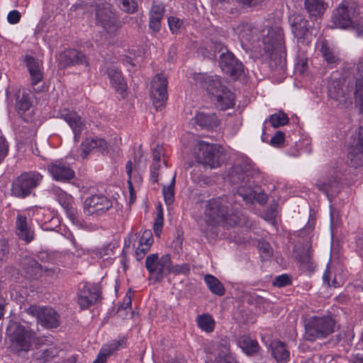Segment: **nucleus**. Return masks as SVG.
Returning a JSON list of instances; mask_svg holds the SVG:
<instances>
[{"label": "nucleus", "instance_id": "nucleus-1", "mask_svg": "<svg viewBox=\"0 0 363 363\" xmlns=\"http://www.w3.org/2000/svg\"><path fill=\"white\" fill-rule=\"evenodd\" d=\"M235 194L223 195L208 201L205 215L211 224L231 228L239 224L240 218Z\"/></svg>", "mask_w": 363, "mask_h": 363}, {"label": "nucleus", "instance_id": "nucleus-2", "mask_svg": "<svg viewBox=\"0 0 363 363\" xmlns=\"http://www.w3.org/2000/svg\"><path fill=\"white\" fill-rule=\"evenodd\" d=\"M259 173L251 164L242 163L233 166L228 172L226 179L232 184L238 185L236 196L246 203H252L255 198L252 186L254 179Z\"/></svg>", "mask_w": 363, "mask_h": 363}, {"label": "nucleus", "instance_id": "nucleus-3", "mask_svg": "<svg viewBox=\"0 0 363 363\" xmlns=\"http://www.w3.org/2000/svg\"><path fill=\"white\" fill-rule=\"evenodd\" d=\"M262 42L264 50L269 56L270 67L282 69L286 62L283 29L279 26L269 28L263 36Z\"/></svg>", "mask_w": 363, "mask_h": 363}, {"label": "nucleus", "instance_id": "nucleus-4", "mask_svg": "<svg viewBox=\"0 0 363 363\" xmlns=\"http://www.w3.org/2000/svg\"><path fill=\"white\" fill-rule=\"evenodd\" d=\"M194 155L199 163L210 169L220 167L225 160L223 146L203 140L198 141L195 145Z\"/></svg>", "mask_w": 363, "mask_h": 363}, {"label": "nucleus", "instance_id": "nucleus-5", "mask_svg": "<svg viewBox=\"0 0 363 363\" xmlns=\"http://www.w3.org/2000/svg\"><path fill=\"white\" fill-rule=\"evenodd\" d=\"M356 8L347 1H342L333 11L331 22L334 27L340 29L352 28L358 36L363 34V19H355Z\"/></svg>", "mask_w": 363, "mask_h": 363}, {"label": "nucleus", "instance_id": "nucleus-6", "mask_svg": "<svg viewBox=\"0 0 363 363\" xmlns=\"http://www.w3.org/2000/svg\"><path fill=\"white\" fill-rule=\"evenodd\" d=\"M11 337V350L20 354L22 352H28L32 345L35 333L27 330L23 325L16 322H11L6 329Z\"/></svg>", "mask_w": 363, "mask_h": 363}, {"label": "nucleus", "instance_id": "nucleus-7", "mask_svg": "<svg viewBox=\"0 0 363 363\" xmlns=\"http://www.w3.org/2000/svg\"><path fill=\"white\" fill-rule=\"evenodd\" d=\"M335 320L330 316H313L305 324L304 338L313 342L325 338L334 332Z\"/></svg>", "mask_w": 363, "mask_h": 363}, {"label": "nucleus", "instance_id": "nucleus-8", "mask_svg": "<svg viewBox=\"0 0 363 363\" xmlns=\"http://www.w3.org/2000/svg\"><path fill=\"white\" fill-rule=\"evenodd\" d=\"M41 180L42 176L38 172H24L13 182L12 194L18 198H26L39 185Z\"/></svg>", "mask_w": 363, "mask_h": 363}, {"label": "nucleus", "instance_id": "nucleus-9", "mask_svg": "<svg viewBox=\"0 0 363 363\" xmlns=\"http://www.w3.org/2000/svg\"><path fill=\"white\" fill-rule=\"evenodd\" d=\"M26 312L35 317L38 323L45 328H57L60 324V315L52 307L30 305Z\"/></svg>", "mask_w": 363, "mask_h": 363}, {"label": "nucleus", "instance_id": "nucleus-10", "mask_svg": "<svg viewBox=\"0 0 363 363\" xmlns=\"http://www.w3.org/2000/svg\"><path fill=\"white\" fill-rule=\"evenodd\" d=\"M96 21L107 33H112L117 30L118 26L116 13L113 11L111 4L108 3L96 4Z\"/></svg>", "mask_w": 363, "mask_h": 363}, {"label": "nucleus", "instance_id": "nucleus-11", "mask_svg": "<svg viewBox=\"0 0 363 363\" xmlns=\"http://www.w3.org/2000/svg\"><path fill=\"white\" fill-rule=\"evenodd\" d=\"M291 32L298 43L308 44L312 39L313 28L303 16L294 14L289 17Z\"/></svg>", "mask_w": 363, "mask_h": 363}, {"label": "nucleus", "instance_id": "nucleus-12", "mask_svg": "<svg viewBox=\"0 0 363 363\" xmlns=\"http://www.w3.org/2000/svg\"><path fill=\"white\" fill-rule=\"evenodd\" d=\"M218 65L221 70L236 80L244 74V65L235 55L228 51V52L220 54L218 57Z\"/></svg>", "mask_w": 363, "mask_h": 363}, {"label": "nucleus", "instance_id": "nucleus-13", "mask_svg": "<svg viewBox=\"0 0 363 363\" xmlns=\"http://www.w3.org/2000/svg\"><path fill=\"white\" fill-rule=\"evenodd\" d=\"M167 80L162 74H157L150 84V97L157 110L164 107L167 98Z\"/></svg>", "mask_w": 363, "mask_h": 363}, {"label": "nucleus", "instance_id": "nucleus-14", "mask_svg": "<svg viewBox=\"0 0 363 363\" xmlns=\"http://www.w3.org/2000/svg\"><path fill=\"white\" fill-rule=\"evenodd\" d=\"M56 117L67 123L73 131L74 141L79 142L82 132L85 128V123L82 117L76 111L65 107H62L57 111Z\"/></svg>", "mask_w": 363, "mask_h": 363}, {"label": "nucleus", "instance_id": "nucleus-15", "mask_svg": "<svg viewBox=\"0 0 363 363\" xmlns=\"http://www.w3.org/2000/svg\"><path fill=\"white\" fill-rule=\"evenodd\" d=\"M347 157L355 167L363 164V126H359L348 147Z\"/></svg>", "mask_w": 363, "mask_h": 363}, {"label": "nucleus", "instance_id": "nucleus-16", "mask_svg": "<svg viewBox=\"0 0 363 363\" xmlns=\"http://www.w3.org/2000/svg\"><path fill=\"white\" fill-rule=\"evenodd\" d=\"M112 207V201L107 197L101 195H94L86 199L84 201V211L88 215H100Z\"/></svg>", "mask_w": 363, "mask_h": 363}, {"label": "nucleus", "instance_id": "nucleus-17", "mask_svg": "<svg viewBox=\"0 0 363 363\" xmlns=\"http://www.w3.org/2000/svg\"><path fill=\"white\" fill-rule=\"evenodd\" d=\"M50 193L56 197L58 203L65 209L68 218L73 223H78L77 210L73 206V198L60 188L53 186L50 189Z\"/></svg>", "mask_w": 363, "mask_h": 363}, {"label": "nucleus", "instance_id": "nucleus-18", "mask_svg": "<svg viewBox=\"0 0 363 363\" xmlns=\"http://www.w3.org/2000/svg\"><path fill=\"white\" fill-rule=\"evenodd\" d=\"M48 170L56 181L67 182L74 177V171L63 160H57L48 166Z\"/></svg>", "mask_w": 363, "mask_h": 363}, {"label": "nucleus", "instance_id": "nucleus-19", "mask_svg": "<svg viewBox=\"0 0 363 363\" xmlns=\"http://www.w3.org/2000/svg\"><path fill=\"white\" fill-rule=\"evenodd\" d=\"M99 297V291L95 286L84 284L79 288L77 303L81 308L86 309L95 303Z\"/></svg>", "mask_w": 363, "mask_h": 363}, {"label": "nucleus", "instance_id": "nucleus-20", "mask_svg": "<svg viewBox=\"0 0 363 363\" xmlns=\"http://www.w3.org/2000/svg\"><path fill=\"white\" fill-rule=\"evenodd\" d=\"M315 186L330 200L331 198L335 196L340 192V178L337 175L327 176L318 179L315 183Z\"/></svg>", "mask_w": 363, "mask_h": 363}, {"label": "nucleus", "instance_id": "nucleus-21", "mask_svg": "<svg viewBox=\"0 0 363 363\" xmlns=\"http://www.w3.org/2000/svg\"><path fill=\"white\" fill-rule=\"evenodd\" d=\"M164 6L158 1H154L149 11V28L153 33H157L161 28V21L164 17Z\"/></svg>", "mask_w": 363, "mask_h": 363}, {"label": "nucleus", "instance_id": "nucleus-22", "mask_svg": "<svg viewBox=\"0 0 363 363\" xmlns=\"http://www.w3.org/2000/svg\"><path fill=\"white\" fill-rule=\"evenodd\" d=\"M20 265L30 279H38L41 276L42 266L31 257H23L20 261Z\"/></svg>", "mask_w": 363, "mask_h": 363}, {"label": "nucleus", "instance_id": "nucleus-23", "mask_svg": "<svg viewBox=\"0 0 363 363\" xmlns=\"http://www.w3.org/2000/svg\"><path fill=\"white\" fill-rule=\"evenodd\" d=\"M16 232L19 239L28 243L33 240L34 233L27 223L26 216L18 215L16 221Z\"/></svg>", "mask_w": 363, "mask_h": 363}, {"label": "nucleus", "instance_id": "nucleus-24", "mask_svg": "<svg viewBox=\"0 0 363 363\" xmlns=\"http://www.w3.org/2000/svg\"><path fill=\"white\" fill-rule=\"evenodd\" d=\"M201 79L202 80L203 87L206 89L208 94L214 98L218 94H221L223 90L226 88L221 84L220 79L217 77L202 75Z\"/></svg>", "mask_w": 363, "mask_h": 363}, {"label": "nucleus", "instance_id": "nucleus-25", "mask_svg": "<svg viewBox=\"0 0 363 363\" xmlns=\"http://www.w3.org/2000/svg\"><path fill=\"white\" fill-rule=\"evenodd\" d=\"M81 147L85 155L94 150H96L102 154L108 152V144L103 138H86L82 143Z\"/></svg>", "mask_w": 363, "mask_h": 363}, {"label": "nucleus", "instance_id": "nucleus-26", "mask_svg": "<svg viewBox=\"0 0 363 363\" xmlns=\"http://www.w3.org/2000/svg\"><path fill=\"white\" fill-rule=\"evenodd\" d=\"M305 8L311 18H321L328 6L325 0H305Z\"/></svg>", "mask_w": 363, "mask_h": 363}, {"label": "nucleus", "instance_id": "nucleus-27", "mask_svg": "<svg viewBox=\"0 0 363 363\" xmlns=\"http://www.w3.org/2000/svg\"><path fill=\"white\" fill-rule=\"evenodd\" d=\"M195 122L201 128L208 130L216 128L219 125V120L215 113H205L198 112L194 117Z\"/></svg>", "mask_w": 363, "mask_h": 363}, {"label": "nucleus", "instance_id": "nucleus-28", "mask_svg": "<svg viewBox=\"0 0 363 363\" xmlns=\"http://www.w3.org/2000/svg\"><path fill=\"white\" fill-rule=\"evenodd\" d=\"M107 74L116 91L119 92L121 94H123L127 89V84L124 81L121 71L114 67H112L108 69Z\"/></svg>", "mask_w": 363, "mask_h": 363}, {"label": "nucleus", "instance_id": "nucleus-29", "mask_svg": "<svg viewBox=\"0 0 363 363\" xmlns=\"http://www.w3.org/2000/svg\"><path fill=\"white\" fill-rule=\"evenodd\" d=\"M171 262L169 254L164 255L160 258V263L152 279L155 282H160L164 277L170 274Z\"/></svg>", "mask_w": 363, "mask_h": 363}, {"label": "nucleus", "instance_id": "nucleus-30", "mask_svg": "<svg viewBox=\"0 0 363 363\" xmlns=\"http://www.w3.org/2000/svg\"><path fill=\"white\" fill-rule=\"evenodd\" d=\"M272 356L278 363L285 362L289 357V352L286 345L280 340H274L270 343Z\"/></svg>", "mask_w": 363, "mask_h": 363}, {"label": "nucleus", "instance_id": "nucleus-31", "mask_svg": "<svg viewBox=\"0 0 363 363\" xmlns=\"http://www.w3.org/2000/svg\"><path fill=\"white\" fill-rule=\"evenodd\" d=\"M220 94L215 98L216 106L220 110H225L233 107L235 105L234 94L227 88L223 89Z\"/></svg>", "mask_w": 363, "mask_h": 363}, {"label": "nucleus", "instance_id": "nucleus-32", "mask_svg": "<svg viewBox=\"0 0 363 363\" xmlns=\"http://www.w3.org/2000/svg\"><path fill=\"white\" fill-rule=\"evenodd\" d=\"M320 51L328 65H335L337 64L339 61L337 52L330 48L326 41L322 43Z\"/></svg>", "mask_w": 363, "mask_h": 363}, {"label": "nucleus", "instance_id": "nucleus-33", "mask_svg": "<svg viewBox=\"0 0 363 363\" xmlns=\"http://www.w3.org/2000/svg\"><path fill=\"white\" fill-rule=\"evenodd\" d=\"M328 96L335 101H340L344 98L345 92L340 79H332L328 84Z\"/></svg>", "mask_w": 363, "mask_h": 363}, {"label": "nucleus", "instance_id": "nucleus-34", "mask_svg": "<svg viewBox=\"0 0 363 363\" xmlns=\"http://www.w3.org/2000/svg\"><path fill=\"white\" fill-rule=\"evenodd\" d=\"M204 281L209 290L214 294L223 296L225 294L223 284L214 276L206 274Z\"/></svg>", "mask_w": 363, "mask_h": 363}, {"label": "nucleus", "instance_id": "nucleus-35", "mask_svg": "<svg viewBox=\"0 0 363 363\" xmlns=\"http://www.w3.org/2000/svg\"><path fill=\"white\" fill-rule=\"evenodd\" d=\"M58 350L55 347H50L46 349H40L33 354L35 359L39 363H45L52 360L55 357L57 356Z\"/></svg>", "mask_w": 363, "mask_h": 363}, {"label": "nucleus", "instance_id": "nucleus-36", "mask_svg": "<svg viewBox=\"0 0 363 363\" xmlns=\"http://www.w3.org/2000/svg\"><path fill=\"white\" fill-rule=\"evenodd\" d=\"M239 345L248 355H252L257 352L259 347L256 340L247 336H243L240 339Z\"/></svg>", "mask_w": 363, "mask_h": 363}, {"label": "nucleus", "instance_id": "nucleus-37", "mask_svg": "<svg viewBox=\"0 0 363 363\" xmlns=\"http://www.w3.org/2000/svg\"><path fill=\"white\" fill-rule=\"evenodd\" d=\"M267 122H269L272 127L277 128L288 124L289 118L286 113L282 111H279V112L270 115L269 117L264 121V124Z\"/></svg>", "mask_w": 363, "mask_h": 363}, {"label": "nucleus", "instance_id": "nucleus-38", "mask_svg": "<svg viewBox=\"0 0 363 363\" xmlns=\"http://www.w3.org/2000/svg\"><path fill=\"white\" fill-rule=\"evenodd\" d=\"M125 344V338L119 340H113L109 345H104L100 350L99 355L107 359V357L112 354L114 351L118 350L120 347H123Z\"/></svg>", "mask_w": 363, "mask_h": 363}, {"label": "nucleus", "instance_id": "nucleus-39", "mask_svg": "<svg viewBox=\"0 0 363 363\" xmlns=\"http://www.w3.org/2000/svg\"><path fill=\"white\" fill-rule=\"evenodd\" d=\"M198 326L206 333H211L215 328V321L209 314H203L197 318Z\"/></svg>", "mask_w": 363, "mask_h": 363}, {"label": "nucleus", "instance_id": "nucleus-40", "mask_svg": "<svg viewBox=\"0 0 363 363\" xmlns=\"http://www.w3.org/2000/svg\"><path fill=\"white\" fill-rule=\"evenodd\" d=\"M160 263V258L157 253L150 254L146 257L145 259V268L150 274V279H153V277L157 272L158 264Z\"/></svg>", "mask_w": 363, "mask_h": 363}, {"label": "nucleus", "instance_id": "nucleus-41", "mask_svg": "<svg viewBox=\"0 0 363 363\" xmlns=\"http://www.w3.org/2000/svg\"><path fill=\"white\" fill-rule=\"evenodd\" d=\"M176 173L172 179L170 184L167 186H164L162 189V194L164 200L167 206L172 205L174 201V186H175Z\"/></svg>", "mask_w": 363, "mask_h": 363}, {"label": "nucleus", "instance_id": "nucleus-42", "mask_svg": "<svg viewBox=\"0 0 363 363\" xmlns=\"http://www.w3.org/2000/svg\"><path fill=\"white\" fill-rule=\"evenodd\" d=\"M236 32L242 43L244 41L249 42L252 38V30L251 26L247 23L238 25Z\"/></svg>", "mask_w": 363, "mask_h": 363}, {"label": "nucleus", "instance_id": "nucleus-43", "mask_svg": "<svg viewBox=\"0 0 363 363\" xmlns=\"http://www.w3.org/2000/svg\"><path fill=\"white\" fill-rule=\"evenodd\" d=\"M69 51V57H71L72 61H73V65H82L86 67L89 66V61L83 52L74 49H70Z\"/></svg>", "mask_w": 363, "mask_h": 363}, {"label": "nucleus", "instance_id": "nucleus-44", "mask_svg": "<svg viewBox=\"0 0 363 363\" xmlns=\"http://www.w3.org/2000/svg\"><path fill=\"white\" fill-rule=\"evenodd\" d=\"M257 248L262 259H268L272 257L273 249L269 242L264 240L259 241Z\"/></svg>", "mask_w": 363, "mask_h": 363}, {"label": "nucleus", "instance_id": "nucleus-45", "mask_svg": "<svg viewBox=\"0 0 363 363\" xmlns=\"http://www.w3.org/2000/svg\"><path fill=\"white\" fill-rule=\"evenodd\" d=\"M354 97L356 103L359 104L363 113V76L355 81Z\"/></svg>", "mask_w": 363, "mask_h": 363}, {"label": "nucleus", "instance_id": "nucleus-46", "mask_svg": "<svg viewBox=\"0 0 363 363\" xmlns=\"http://www.w3.org/2000/svg\"><path fill=\"white\" fill-rule=\"evenodd\" d=\"M222 354H219L216 358L215 363H237L235 359L228 353L229 349L227 345H222Z\"/></svg>", "mask_w": 363, "mask_h": 363}, {"label": "nucleus", "instance_id": "nucleus-47", "mask_svg": "<svg viewBox=\"0 0 363 363\" xmlns=\"http://www.w3.org/2000/svg\"><path fill=\"white\" fill-rule=\"evenodd\" d=\"M16 108L18 111L25 112L31 106V101L27 94H23L21 96H17Z\"/></svg>", "mask_w": 363, "mask_h": 363}, {"label": "nucleus", "instance_id": "nucleus-48", "mask_svg": "<svg viewBox=\"0 0 363 363\" xmlns=\"http://www.w3.org/2000/svg\"><path fill=\"white\" fill-rule=\"evenodd\" d=\"M120 9L127 13H134L138 10V4L134 0H118Z\"/></svg>", "mask_w": 363, "mask_h": 363}, {"label": "nucleus", "instance_id": "nucleus-49", "mask_svg": "<svg viewBox=\"0 0 363 363\" xmlns=\"http://www.w3.org/2000/svg\"><path fill=\"white\" fill-rule=\"evenodd\" d=\"M183 21L176 16H169L168 18V25L172 34L177 35L183 26Z\"/></svg>", "mask_w": 363, "mask_h": 363}, {"label": "nucleus", "instance_id": "nucleus-50", "mask_svg": "<svg viewBox=\"0 0 363 363\" xmlns=\"http://www.w3.org/2000/svg\"><path fill=\"white\" fill-rule=\"evenodd\" d=\"M208 47L215 53L218 52L219 55L222 54V52L225 53L229 51L227 47H225L220 40L217 39L211 38L210 40Z\"/></svg>", "mask_w": 363, "mask_h": 363}, {"label": "nucleus", "instance_id": "nucleus-51", "mask_svg": "<svg viewBox=\"0 0 363 363\" xmlns=\"http://www.w3.org/2000/svg\"><path fill=\"white\" fill-rule=\"evenodd\" d=\"M189 272L190 266L189 264L184 263L182 264L172 265V262H171L170 274H174L175 275L187 274Z\"/></svg>", "mask_w": 363, "mask_h": 363}, {"label": "nucleus", "instance_id": "nucleus-52", "mask_svg": "<svg viewBox=\"0 0 363 363\" xmlns=\"http://www.w3.org/2000/svg\"><path fill=\"white\" fill-rule=\"evenodd\" d=\"M291 284V277L289 274H284L275 277L273 285L277 287H284Z\"/></svg>", "mask_w": 363, "mask_h": 363}, {"label": "nucleus", "instance_id": "nucleus-53", "mask_svg": "<svg viewBox=\"0 0 363 363\" xmlns=\"http://www.w3.org/2000/svg\"><path fill=\"white\" fill-rule=\"evenodd\" d=\"M69 50L61 53L59 56V66L62 68H66L73 65L71 57H69Z\"/></svg>", "mask_w": 363, "mask_h": 363}, {"label": "nucleus", "instance_id": "nucleus-54", "mask_svg": "<svg viewBox=\"0 0 363 363\" xmlns=\"http://www.w3.org/2000/svg\"><path fill=\"white\" fill-rule=\"evenodd\" d=\"M153 240L152 231L150 230H145L140 238L139 244L151 247Z\"/></svg>", "mask_w": 363, "mask_h": 363}, {"label": "nucleus", "instance_id": "nucleus-55", "mask_svg": "<svg viewBox=\"0 0 363 363\" xmlns=\"http://www.w3.org/2000/svg\"><path fill=\"white\" fill-rule=\"evenodd\" d=\"M264 0H237L243 8H258L262 6Z\"/></svg>", "mask_w": 363, "mask_h": 363}, {"label": "nucleus", "instance_id": "nucleus-56", "mask_svg": "<svg viewBox=\"0 0 363 363\" xmlns=\"http://www.w3.org/2000/svg\"><path fill=\"white\" fill-rule=\"evenodd\" d=\"M285 140V134L284 132L278 130L272 137L270 140V144L272 146H279L284 144Z\"/></svg>", "mask_w": 363, "mask_h": 363}, {"label": "nucleus", "instance_id": "nucleus-57", "mask_svg": "<svg viewBox=\"0 0 363 363\" xmlns=\"http://www.w3.org/2000/svg\"><path fill=\"white\" fill-rule=\"evenodd\" d=\"M9 151V145L4 136L0 135V164L7 155Z\"/></svg>", "mask_w": 363, "mask_h": 363}, {"label": "nucleus", "instance_id": "nucleus-58", "mask_svg": "<svg viewBox=\"0 0 363 363\" xmlns=\"http://www.w3.org/2000/svg\"><path fill=\"white\" fill-rule=\"evenodd\" d=\"M31 77V82L33 85L37 84L42 80L43 74L40 72V67L37 68L32 71V72H29Z\"/></svg>", "mask_w": 363, "mask_h": 363}, {"label": "nucleus", "instance_id": "nucleus-59", "mask_svg": "<svg viewBox=\"0 0 363 363\" xmlns=\"http://www.w3.org/2000/svg\"><path fill=\"white\" fill-rule=\"evenodd\" d=\"M20 18H21V14L16 10L10 11L7 16V20L11 24L17 23L18 22H19Z\"/></svg>", "mask_w": 363, "mask_h": 363}, {"label": "nucleus", "instance_id": "nucleus-60", "mask_svg": "<svg viewBox=\"0 0 363 363\" xmlns=\"http://www.w3.org/2000/svg\"><path fill=\"white\" fill-rule=\"evenodd\" d=\"M26 65L29 72H32L33 70L39 67L38 62L30 56L26 57Z\"/></svg>", "mask_w": 363, "mask_h": 363}, {"label": "nucleus", "instance_id": "nucleus-61", "mask_svg": "<svg viewBox=\"0 0 363 363\" xmlns=\"http://www.w3.org/2000/svg\"><path fill=\"white\" fill-rule=\"evenodd\" d=\"M130 306H131V298L130 296L126 295V296L125 297V298L123 300V303L119 307V310L120 309L127 310L128 308L130 309Z\"/></svg>", "mask_w": 363, "mask_h": 363}, {"label": "nucleus", "instance_id": "nucleus-62", "mask_svg": "<svg viewBox=\"0 0 363 363\" xmlns=\"http://www.w3.org/2000/svg\"><path fill=\"white\" fill-rule=\"evenodd\" d=\"M152 155L153 161L160 162L161 147L159 145H157V147L154 148Z\"/></svg>", "mask_w": 363, "mask_h": 363}, {"label": "nucleus", "instance_id": "nucleus-63", "mask_svg": "<svg viewBox=\"0 0 363 363\" xmlns=\"http://www.w3.org/2000/svg\"><path fill=\"white\" fill-rule=\"evenodd\" d=\"M150 249V246L145 245H140L136 248V250L141 252L143 255H145Z\"/></svg>", "mask_w": 363, "mask_h": 363}, {"label": "nucleus", "instance_id": "nucleus-64", "mask_svg": "<svg viewBox=\"0 0 363 363\" xmlns=\"http://www.w3.org/2000/svg\"><path fill=\"white\" fill-rule=\"evenodd\" d=\"M163 223H164V218L157 216L155 220V222H154V227H157V228H162Z\"/></svg>", "mask_w": 363, "mask_h": 363}]
</instances>
